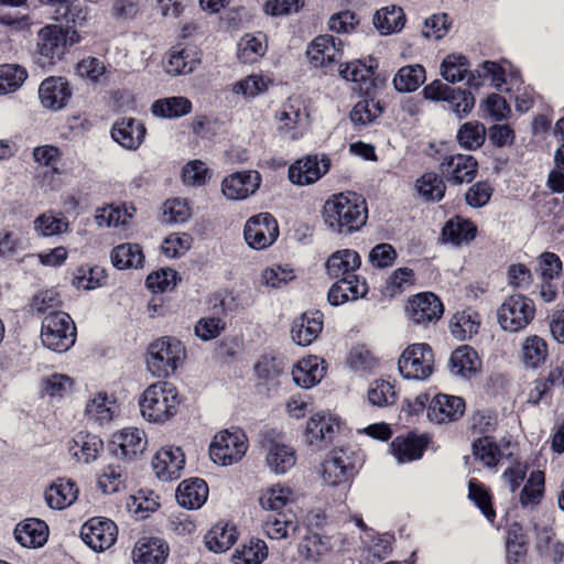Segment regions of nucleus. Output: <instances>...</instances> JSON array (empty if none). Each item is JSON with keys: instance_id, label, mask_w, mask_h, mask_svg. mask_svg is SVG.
I'll list each match as a JSON object with an SVG mask.
<instances>
[{"instance_id": "nucleus-1", "label": "nucleus", "mask_w": 564, "mask_h": 564, "mask_svg": "<svg viewBox=\"0 0 564 564\" xmlns=\"http://www.w3.org/2000/svg\"><path fill=\"white\" fill-rule=\"evenodd\" d=\"M323 218L334 234L350 236L360 231L367 223L366 200L354 192L334 194L324 204Z\"/></svg>"}, {"instance_id": "nucleus-2", "label": "nucleus", "mask_w": 564, "mask_h": 564, "mask_svg": "<svg viewBox=\"0 0 564 564\" xmlns=\"http://www.w3.org/2000/svg\"><path fill=\"white\" fill-rule=\"evenodd\" d=\"M178 405L177 389L166 381L149 386L139 400L141 415L153 423L169 421L176 414Z\"/></svg>"}, {"instance_id": "nucleus-3", "label": "nucleus", "mask_w": 564, "mask_h": 564, "mask_svg": "<svg viewBox=\"0 0 564 564\" xmlns=\"http://www.w3.org/2000/svg\"><path fill=\"white\" fill-rule=\"evenodd\" d=\"M148 355V370L158 378H167L185 359L186 350L176 337L163 336L149 345Z\"/></svg>"}, {"instance_id": "nucleus-4", "label": "nucleus", "mask_w": 564, "mask_h": 564, "mask_svg": "<svg viewBox=\"0 0 564 564\" xmlns=\"http://www.w3.org/2000/svg\"><path fill=\"white\" fill-rule=\"evenodd\" d=\"M62 24L48 23L36 32L32 62L43 72H53L66 55L65 40L59 36Z\"/></svg>"}, {"instance_id": "nucleus-5", "label": "nucleus", "mask_w": 564, "mask_h": 564, "mask_svg": "<svg viewBox=\"0 0 564 564\" xmlns=\"http://www.w3.org/2000/svg\"><path fill=\"white\" fill-rule=\"evenodd\" d=\"M362 456L350 447H338L322 464V477L326 485L337 487L350 482L362 466Z\"/></svg>"}, {"instance_id": "nucleus-6", "label": "nucleus", "mask_w": 564, "mask_h": 564, "mask_svg": "<svg viewBox=\"0 0 564 564\" xmlns=\"http://www.w3.org/2000/svg\"><path fill=\"white\" fill-rule=\"evenodd\" d=\"M76 334L75 323L65 312L52 311L42 321V344L55 352H65L72 348Z\"/></svg>"}, {"instance_id": "nucleus-7", "label": "nucleus", "mask_w": 564, "mask_h": 564, "mask_svg": "<svg viewBox=\"0 0 564 564\" xmlns=\"http://www.w3.org/2000/svg\"><path fill=\"white\" fill-rule=\"evenodd\" d=\"M378 61L369 55L362 59H355L339 65L338 72L343 79L359 84V95L373 97L375 91L384 86L387 76L377 74Z\"/></svg>"}, {"instance_id": "nucleus-8", "label": "nucleus", "mask_w": 564, "mask_h": 564, "mask_svg": "<svg viewBox=\"0 0 564 564\" xmlns=\"http://www.w3.org/2000/svg\"><path fill=\"white\" fill-rule=\"evenodd\" d=\"M425 100L447 102L458 120L465 119L475 108L476 98L474 94L464 88H453L441 79H434L422 89Z\"/></svg>"}, {"instance_id": "nucleus-9", "label": "nucleus", "mask_w": 564, "mask_h": 564, "mask_svg": "<svg viewBox=\"0 0 564 564\" xmlns=\"http://www.w3.org/2000/svg\"><path fill=\"white\" fill-rule=\"evenodd\" d=\"M398 370L405 380L423 381L434 372V352L426 343L409 345L398 360Z\"/></svg>"}, {"instance_id": "nucleus-10", "label": "nucleus", "mask_w": 564, "mask_h": 564, "mask_svg": "<svg viewBox=\"0 0 564 564\" xmlns=\"http://www.w3.org/2000/svg\"><path fill=\"white\" fill-rule=\"evenodd\" d=\"M279 234L276 219L267 212L251 216L243 227V238L253 250L267 249L276 241Z\"/></svg>"}, {"instance_id": "nucleus-11", "label": "nucleus", "mask_w": 564, "mask_h": 564, "mask_svg": "<svg viewBox=\"0 0 564 564\" xmlns=\"http://www.w3.org/2000/svg\"><path fill=\"white\" fill-rule=\"evenodd\" d=\"M438 170L452 185L470 184L478 175L479 163L471 154H448L442 159Z\"/></svg>"}, {"instance_id": "nucleus-12", "label": "nucleus", "mask_w": 564, "mask_h": 564, "mask_svg": "<svg viewBox=\"0 0 564 564\" xmlns=\"http://www.w3.org/2000/svg\"><path fill=\"white\" fill-rule=\"evenodd\" d=\"M410 321L416 325L437 323L444 314V305L432 292H420L409 297L404 307Z\"/></svg>"}, {"instance_id": "nucleus-13", "label": "nucleus", "mask_w": 564, "mask_h": 564, "mask_svg": "<svg viewBox=\"0 0 564 564\" xmlns=\"http://www.w3.org/2000/svg\"><path fill=\"white\" fill-rule=\"evenodd\" d=\"M332 161L327 154H308L289 166V181L299 186L311 185L319 181L330 169Z\"/></svg>"}, {"instance_id": "nucleus-14", "label": "nucleus", "mask_w": 564, "mask_h": 564, "mask_svg": "<svg viewBox=\"0 0 564 564\" xmlns=\"http://www.w3.org/2000/svg\"><path fill=\"white\" fill-rule=\"evenodd\" d=\"M118 536L116 523L101 517L87 520L80 529V539L95 552H102L115 544Z\"/></svg>"}, {"instance_id": "nucleus-15", "label": "nucleus", "mask_w": 564, "mask_h": 564, "mask_svg": "<svg viewBox=\"0 0 564 564\" xmlns=\"http://www.w3.org/2000/svg\"><path fill=\"white\" fill-rule=\"evenodd\" d=\"M247 445L237 433L218 432L210 445L209 455L215 464L230 466L239 462L246 454Z\"/></svg>"}, {"instance_id": "nucleus-16", "label": "nucleus", "mask_w": 564, "mask_h": 564, "mask_svg": "<svg viewBox=\"0 0 564 564\" xmlns=\"http://www.w3.org/2000/svg\"><path fill=\"white\" fill-rule=\"evenodd\" d=\"M147 446L143 431L132 427L115 433L107 444L108 455L123 460H132L142 454Z\"/></svg>"}, {"instance_id": "nucleus-17", "label": "nucleus", "mask_w": 564, "mask_h": 564, "mask_svg": "<svg viewBox=\"0 0 564 564\" xmlns=\"http://www.w3.org/2000/svg\"><path fill=\"white\" fill-rule=\"evenodd\" d=\"M261 181L258 171H237L224 177L221 193L228 200H245L260 188Z\"/></svg>"}, {"instance_id": "nucleus-18", "label": "nucleus", "mask_w": 564, "mask_h": 564, "mask_svg": "<svg viewBox=\"0 0 564 564\" xmlns=\"http://www.w3.org/2000/svg\"><path fill=\"white\" fill-rule=\"evenodd\" d=\"M430 442V434L410 431L406 435L397 436L390 443V452L400 464L415 462L422 458Z\"/></svg>"}, {"instance_id": "nucleus-19", "label": "nucleus", "mask_w": 564, "mask_h": 564, "mask_svg": "<svg viewBox=\"0 0 564 564\" xmlns=\"http://www.w3.org/2000/svg\"><path fill=\"white\" fill-rule=\"evenodd\" d=\"M73 95V88L63 76H50L39 87V98L46 109L58 111L65 108Z\"/></svg>"}, {"instance_id": "nucleus-20", "label": "nucleus", "mask_w": 564, "mask_h": 564, "mask_svg": "<svg viewBox=\"0 0 564 564\" xmlns=\"http://www.w3.org/2000/svg\"><path fill=\"white\" fill-rule=\"evenodd\" d=\"M368 291L366 279L354 273L332 284L327 292V301L332 306H339L348 301L364 299Z\"/></svg>"}, {"instance_id": "nucleus-21", "label": "nucleus", "mask_w": 564, "mask_h": 564, "mask_svg": "<svg viewBox=\"0 0 564 564\" xmlns=\"http://www.w3.org/2000/svg\"><path fill=\"white\" fill-rule=\"evenodd\" d=\"M155 476L162 481H172L181 477L185 466V455L181 447H162L152 458Z\"/></svg>"}, {"instance_id": "nucleus-22", "label": "nucleus", "mask_w": 564, "mask_h": 564, "mask_svg": "<svg viewBox=\"0 0 564 564\" xmlns=\"http://www.w3.org/2000/svg\"><path fill=\"white\" fill-rule=\"evenodd\" d=\"M339 429V419L333 414L316 413L306 422L305 436L310 445L324 449Z\"/></svg>"}, {"instance_id": "nucleus-23", "label": "nucleus", "mask_w": 564, "mask_h": 564, "mask_svg": "<svg viewBox=\"0 0 564 564\" xmlns=\"http://www.w3.org/2000/svg\"><path fill=\"white\" fill-rule=\"evenodd\" d=\"M464 412V399L445 393H436L426 408L427 419L437 424L456 421Z\"/></svg>"}, {"instance_id": "nucleus-24", "label": "nucleus", "mask_w": 564, "mask_h": 564, "mask_svg": "<svg viewBox=\"0 0 564 564\" xmlns=\"http://www.w3.org/2000/svg\"><path fill=\"white\" fill-rule=\"evenodd\" d=\"M111 138L127 150H137L143 143L147 128L142 121L133 117L118 119L111 128Z\"/></svg>"}, {"instance_id": "nucleus-25", "label": "nucleus", "mask_w": 564, "mask_h": 564, "mask_svg": "<svg viewBox=\"0 0 564 564\" xmlns=\"http://www.w3.org/2000/svg\"><path fill=\"white\" fill-rule=\"evenodd\" d=\"M323 318L324 314L318 310L302 313L292 324V340L302 347L311 345L323 329Z\"/></svg>"}, {"instance_id": "nucleus-26", "label": "nucleus", "mask_w": 564, "mask_h": 564, "mask_svg": "<svg viewBox=\"0 0 564 564\" xmlns=\"http://www.w3.org/2000/svg\"><path fill=\"white\" fill-rule=\"evenodd\" d=\"M263 447L267 451V466L275 475H284L295 466L296 452L291 445L281 443L274 438H265L263 441Z\"/></svg>"}, {"instance_id": "nucleus-27", "label": "nucleus", "mask_w": 564, "mask_h": 564, "mask_svg": "<svg viewBox=\"0 0 564 564\" xmlns=\"http://www.w3.org/2000/svg\"><path fill=\"white\" fill-rule=\"evenodd\" d=\"M208 492V485L203 478L191 477L178 484L175 498L182 508L197 510L207 501Z\"/></svg>"}, {"instance_id": "nucleus-28", "label": "nucleus", "mask_w": 564, "mask_h": 564, "mask_svg": "<svg viewBox=\"0 0 564 564\" xmlns=\"http://www.w3.org/2000/svg\"><path fill=\"white\" fill-rule=\"evenodd\" d=\"M14 539L23 547H42L48 539V527L44 520L28 518L15 525Z\"/></svg>"}, {"instance_id": "nucleus-29", "label": "nucleus", "mask_w": 564, "mask_h": 564, "mask_svg": "<svg viewBox=\"0 0 564 564\" xmlns=\"http://www.w3.org/2000/svg\"><path fill=\"white\" fill-rule=\"evenodd\" d=\"M167 555V543L156 536L139 539L132 551L134 564H164Z\"/></svg>"}, {"instance_id": "nucleus-30", "label": "nucleus", "mask_w": 564, "mask_h": 564, "mask_svg": "<svg viewBox=\"0 0 564 564\" xmlns=\"http://www.w3.org/2000/svg\"><path fill=\"white\" fill-rule=\"evenodd\" d=\"M361 265V257L356 250L340 249L333 252L325 262V270L336 281L354 274Z\"/></svg>"}, {"instance_id": "nucleus-31", "label": "nucleus", "mask_w": 564, "mask_h": 564, "mask_svg": "<svg viewBox=\"0 0 564 564\" xmlns=\"http://www.w3.org/2000/svg\"><path fill=\"white\" fill-rule=\"evenodd\" d=\"M480 365L477 351L468 345L454 349L448 360L452 373L463 379H470L475 376L479 371Z\"/></svg>"}, {"instance_id": "nucleus-32", "label": "nucleus", "mask_w": 564, "mask_h": 564, "mask_svg": "<svg viewBox=\"0 0 564 564\" xmlns=\"http://www.w3.org/2000/svg\"><path fill=\"white\" fill-rule=\"evenodd\" d=\"M477 236V226L469 219L462 216H454L445 221L441 230V239L453 246H460L464 242L474 240Z\"/></svg>"}, {"instance_id": "nucleus-33", "label": "nucleus", "mask_w": 564, "mask_h": 564, "mask_svg": "<svg viewBox=\"0 0 564 564\" xmlns=\"http://www.w3.org/2000/svg\"><path fill=\"white\" fill-rule=\"evenodd\" d=\"M406 22V15L400 6L391 4L377 10L372 18L375 29L382 36L400 33Z\"/></svg>"}, {"instance_id": "nucleus-34", "label": "nucleus", "mask_w": 564, "mask_h": 564, "mask_svg": "<svg viewBox=\"0 0 564 564\" xmlns=\"http://www.w3.org/2000/svg\"><path fill=\"white\" fill-rule=\"evenodd\" d=\"M78 496V488L74 480L59 478L53 482L44 494L45 502L53 510H64L73 505Z\"/></svg>"}, {"instance_id": "nucleus-35", "label": "nucleus", "mask_w": 564, "mask_h": 564, "mask_svg": "<svg viewBox=\"0 0 564 564\" xmlns=\"http://www.w3.org/2000/svg\"><path fill=\"white\" fill-rule=\"evenodd\" d=\"M68 449L78 462L89 464L96 460L100 451L104 449V442L98 435L80 431L73 437Z\"/></svg>"}, {"instance_id": "nucleus-36", "label": "nucleus", "mask_w": 564, "mask_h": 564, "mask_svg": "<svg viewBox=\"0 0 564 564\" xmlns=\"http://www.w3.org/2000/svg\"><path fill=\"white\" fill-rule=\"evenodd\" d=\"M192 101L184 96L159 98L151 105V113L161 119H177L191 113Z\"/></svg>"}, {"instance_id": "nucleus-37", "label": "nucleus", "mask_w": 564, "mask_h": 564, "mask_svg": "<svg viewBox=\"0 0 564 564\" xmlns=\"http://www.w3.org/2000/svg\"><path fill=\"white\" fill-rule=\"evenodd\" d=\"M425 80V67L421 64H409L398 69L392 79V85L398 93L410 94L416 91Z\"/></svg>"}, {"instance_id": "nucleus-38", "label": "nucleus", "mask_w": 564, "mask_h": 564, "mask_svg": "<svg viewBox=\"0 0 564 564\" xmlns=\"http://www.w3.org/2000/svg\"><path fill=\"white\" fill-rule=\"evenodd\" d=\"M446 180L440 172H425L415 180L417 195L427 203H438L446 194Z\"/></svg>"}, {"instance_id": "nucleus-39", "label": "nucleus", "mask_w": 564, "mask_h": 564, "mask_svg": "<svg viewBox=\"0 0 564 564\" xmlns=\"http://www.w3.org/2000/svg\"><path fill=\"white\" fill-rule=\"evenodd\" d=\"M487 130L485 124L478 120H471L458 127L455 140L462 150L474 152L485 144Z\"/></svg>"}, {"instance_id": "nucleus-40", "label": "nucleus", "mask_w": 564, "mask_h": 564, "mask_svg": "<svg viewBox=\"0 0 564 564\" xmlns=\"http://www.w3.org/2000/svg\"><path fill=\"white\" fill-rule=\"evenodd\" d=\"M199 63L200 52L194 46H187L170 53L165 70L172 76L185 75L192 73Z\"/></svg>"}, {"instance_id": "nucleus-41", "label": "nucleus", "mask_w": 564, "mask_h": 564, "mask_svg": "<svg viewBox=\"0 0 564 564\" xmlns=\"http://www.w3.org/2000/svg\"><path fill=\"white\" fill-rule=\"evenodd\" d=\"M110 260L118 270L141 269L145 257L140 245L126 242L111 250Z\"/></svg>"}, {"instance_id": "nucleus-42", "label": "nucleus", "mask_w": 564, "mask_h": 564, "mask_svg": "<svg viewBox=\"0 0 564 564\" xmlns=\"http://www.w3.org/2000/svg\"><path fill=\"white\" fill-rule=\"evenodd\" d=\"M206 547L214 553H224L238 540V532L234 524L217 523L205 535Z\"/></svg>"}, {"instance_id": "nucleus-43", "label": "nucleus", "mask_w": 564, "mask_h": 564, "mask_svg": "<svg viewBox=\"0 0 564 564\" xmlns=\"http://www.w3.org/2000/svg\"><path fill=\"white\" fill-rule=\"evenodd\" d=\"M319 361L317 357H310L300 360L292 371L294 383L302 389L315 387L322 379L323 369H318Z\"/></svg>"}, {"instance_id": "nucleus-44", "label": "nucleus", "mask_w": 564, "mask_h": 564, "mask_svg": "<svg viewBox=\"0 0 564 564\" xmlns=\"http://www.w3.org/2000/svg\"><path fill=\"white\" fill-rule=\"evenodd\" d=\"M107 279L105 269L99 265L83 264L73 272L72 284L85 291L100 288Z\"/></svg>"}, {"instance_id": "nucleus-45", "label": "nucleus", "mask_w": 564, "mask_h": 564, "mask_svg": "<svg viewBox=\"0 0 564 564\" xmlns=\"http://www.w3.org/2000/svg\"><path fill=\"white\" fill-rule=\"evenodd\" d=\"M468 68L469 61L467 56L452 53L443 58L440 66V74L445 82L456 84L466 78Z\"/></svg>"}, {"instance_id": "nucleus-46", "label": "nucleus", "mask_w": 564, "mask_h": 564, "mask_svg": "<svg viewBox=\"0 0 564 564\" xmlns=\"http://www.w3.org/2000/svg\"><path fill=\"white\" fill-rule=\"evenodd\" d=\"M268 557V546L261 539L252 538L248 544L236 549L231 561L234 564H262Z\"/></svg>"}, {"instance_id": "nucleus-47", "label": "nucleus", "mask_w": 564, "mask_h": 564, "mask_svg": "<svg viewBox=\"0 0 564 564\" xmlns=\"http://www.w3.org/2000/svg\"><path fill=\"white\" fill-rule=\"evenodd\" d=\"M181 274L172 268H160L149 273L145 278L144 285L152 293H164L174 289L181 283Z\"/></svg>"}, {"instance_id": "nucleus-48", "label": "nucleus", "mask_w": 564, "mask_h": 564, "mask_svg": "<svg viewBox=\"0 0 564 564\" xmlns=\"http://www.w3.org/2000/svg\"><path fill=\"white\" fill-rule=\"evenodd\" d=\"M479 315L475 312H458L451 321L449 328L454 338L464 341L470 339L479 329Z\"/></svg>"}, {"instance_id": "nucleus-49", "label": "nucleus", "mask_w": 564, "mask_h": 564, "mask_svg": "<svg viewBox=\"0 0 564 564\" xmlns=\"http://www.w3.org/2000/svg\"><path fill=\"white\" fill-rule=\"evenodd\" d=\"M282 371L279 360L274 357L262 356L254 365V373L260 380L259 384L265 386L268 392L280 386L279 377Z\"/></svg>"}, {"instance_id": "nucleus-50", "label": "nucleus", "mask_w": 564, "mask_h": 564, "mask_svg": "<svg viewBox=\"0 0 564 564\" xmlns=\"http://www.w3.org/2000/svg\"><path fill=\"white\" fill-rule=\"evenodd\" d=\"M468 499L480 510L488 521H494L496 511L492 506V496L489 490L477 479L468 481Z\"/></svg>"}, {"instance_id": "nucleus-51", "label": "nucleus", "mask_w": 564, "mask_h": 564, "mask_svg": "<svg viewBox=\"0 0 564 564\" xmlns=\"http://www.w3.org/2000/svg\"><path fill=\"white\" fill-rule=\"evenodd\" d=\"M517 308L514 294L509 296L498 308L497 318L503 330L514 333L525 327L522 316L518 313Z\"/></svg>"}, {"instance_id": "nucleus-52", "label": "nucleus", "mask_w": 564, "mask_h": 564, "mask_svg": "<svg viewBox=\"0 0 564 564\" xmlns=\"http://www.w3.org/2000/svg\"><path fill=\"white\" fill-rule=\"evenodd\" d=\"M26 78V69L19 64H6L0 66V95L17 91Z\"/></svg>"}, {"instance_id": "nucleus-53", "label": "nucleus", "mask_w": 564, "mask_h": 564, "mask_svg": "<svg viewBox=\"0 0 564 564\" xmlns=\"http://www.w3.org/2000/svg\"><path fill=\"white\" fill-rule=\"evenodd\" d=\"M368 401L372 406L384 408L395 403L397 392L391 382L384 379H376L367 391Z\"/></svg>"}, {"instance_id": "nucleus-54", "label": "nucleus", "mask_w": 564, "mask_h": 564, "mask_svg": "<svg viewBox=\"0 0 564 564\" xmlns=\"http://www.w3.org/2000/svg\"><path fill=\"white\" fill-rule=\"evenodd\" d=\"M471 452L476 459H479L489 468L496 467L501 456L498 444L489 436L473 441Z\"/></svg>"}, {"instance_id": "nucleus-55", "label": "nucleus", "mask_w": 564, "mask_h": 564, "mask_svg": "<svg viewBox=\"0 0 564 564\" xmlns=\"http://www.w3.org/2000/svg\"><path fill=\"white\" fill-rule=\"evenodd\" d=\"M523 362L527 367L536 369L542 365L547 356L546 343L534 335L525 339L522 346Z\"/></svg>"}, {"instance_id": "nucleus-56", "label": "nucleus", "mask_w": 564, "mask_h": 564, "mask_svg": "<svg viewBox=\"0 0 564 564\" xmlns=\"http://www.w3.org/2000/svg\"><path fill=\"white\" fill-rule=\"evenodd\" d=\"M414 271L408 267L395 269L387 279L382 289V294L387 297L393 299L401 294L405 284H413Z\"/></svg>"}, {"instance_id": "nucleus-57", "label": "nucleus", "mask_w": 564, "mask_h": 564, "mask_svg": "<svg viewBox=\"0 0 564 564\" xmlns=\"http://www.w3.org/2000/svg\"><path fill=\"white\" fill-rule=\"evenodd\" d=\"M494 192L495 188L488 180L478 181L466 191L465 203L474 209H480L490 202Z\"/></svg>"}, {"instance_id": "nucleus-58", "label": "nucleus", "mask_w": 564, "mask_h": 564, "mask_svg": "<svg viewBox=\"0 0 564 564\" xmlns=\"http://www.w3.org/2000/svg\"><path fill=\"white\" fill-rule=\"evenodd\" d=\"M212 177V171L200 160L188 161L182 170L183 182L187 185L199 187Z\"/></svg>"}, {"instance_id": "nucleus-59", "label": "nucleus", "mask_w": 564, "mask_h": 564, "mask_svg": "<svg viewBox=\"0 0 564 564\" xmlns=\"http://www.w3.org/2000/svg\"><path fill=\"white\" fill-rule=\"evenodd\" d=\"M480 109L486 111L495 121L507 120L511 115V108L506 98L491 93L480 104Z\"/></svg>"}, {"instance_id": "nucleus-60", "label": "nucleus", "mask_w": 564, "mask_h": 564, "mask_svg": "<svg viewBox=\"0 0 564 564\" xmlns=\"http://www.w3.org/2000/svg\"><path fill=\"white\" fill-rule=\"evenodd\" d=\"M424 28L427 31H422V36L425 39H431L432 36L440 41L442 40L452 28V20L449 15L445 12L434 13L424 20Z\"/></svg>"}, {"instance_id": "nucleus-61", "label": "nucleus", "mask_w": 564, "mask_h": 564, "mask_svg": "<svg viewBox=\"0 0 564 564\" xmlns=\"http://www.w3.org/2000/svg\"><path fill=\"white\" fill-rule=\"evenodd\" d=\"M35 230L43 237H52L63 234L68 228L65 217L42 214L34 220Z\"/></svg>"}, {"instance_id": "nucleus-62", "label": "nucleus", "mask_w": 564, "mask_h": 564, "mask_svg": "<svg viewBox=\"0 0 564 564\" xmlns=\"http://www.w3.org/2000/svg\"><path fill=\"white\" fill-rule=\"evenodd\" d=\"M189 216V207L185 199L172 198L163 204L162 223L164 224H183Z\"/></svg>"}, {"instance_id": "nucleus-63", "label": "nucleus", "mask_w": 564, "mask_h": 564, "mask_svg": "<svg viewBox=\"0 0 564 564\" xmlns=\"http://www.w3.org/2000/svg\"><path fill=\"white\" fill-rule=\"evenodd\" d=\"M398 258L395 248L388 242H380L373 246L368 254V261L373 268L386 269L394 264Z\"/></svg>"}, {"instance_id": "nucleus-64", "label": "nucleus", "mask_w": 564, "mask_h": 564, "mask_svg": "<svg viewBox=\"0 0 564 564\" xmlns=\"http://www.w3.org/2000/svg\"><path fill=\"white\" fill-rule=\"evenodd\" d=\"M226 327V323L220 317L208 316L199 318L194 325V334L203 341H209L217 338Z\"/></svg>"}]
</instances>
